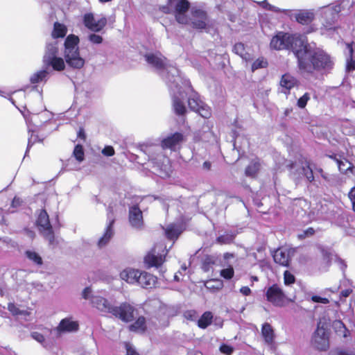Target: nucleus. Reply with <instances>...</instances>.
<instances>
[{
    "mask_svg": "<svg viewBox=\"0 0 355 355\" xmlns=\"http://www.w3.org/2000/svg\"><path fill=\"white\" fill-rule=\"evenodd\" d=\"M259 162L258 159L252 161L245 169V174L248 176H254L259 169Z\"/></svg>",
    "mask_w": 355,
    "mask_h": 355,
    "instance_id": "c9c22d12",
    "label": "nucleus"
},
{
    "mask_svg": "<svg viewBox=\"0 0 355 355\" xmlns=\"http://www.w3.org/2000/svg\"><path fill=\"white\" fill-rule=\"evenodd\" d=\"M146 328V321L144 317H139L130 326V331L137 333H143Z\"/></svg>",
    "mask_w": 355,
    "mask_h": 355,
    "instance_id": "473e14b6",
    "label": "nucleus"
},
{
    "mask_svg": "<svg viewBox=\"0 0 355 355\" xmlns=\"http://www.w3.org/2000/svg\"><path fill=\"white\" fill-rule=\"evenodd\" d=\"M268 63L263 58H258L252 64V71H254L260 68L266 67Z\"/></svg>",
    "mask_w": 355,
    "mask_h": 355,
    "instance_id": "37998d69",
    "label": "nucleus"
},
{
    "mask_svg": "<svg viewBox=\"0 0 355 355\" xmlns=\"http://www.w3.org/2000/svg\"><path fill=\"white\" fill-rule=\"evenodd\" d=\"M79 324L78 321L73 320L71 317L62 319L55 331L58 335L64 333H72L78 330Z\"/></svg>",
    "mask_w": 355,
    "mask_h": 355,
    "instance_id": "f3484780",
    "label": "nucleus"
},
{
    "mask_svg": "<svg viewBox=\"0 0 355 355\" xmlns=\"http://www.w3.org/2000/svg\"><path fill=\"white\" fill-rule=\"evenodd\" d=\"M168 73H171L173 77L177 75L178 80L183 85L184 92L186 96H189L188 105L190 109L198 113L203 118H209L211 114L210 107L201 100L199 94L193 90L189 81L184 79L180 75L179 70L174 66L170 67Z\"/></svg>",
    "mask_w": 355,
    "mask_h": 355,
    "instance_id": "39448f33",
    "label": "nucleus"
},
{
    "mask_svg": "<svg viewBox=\"0 0 355 355\" xmlns=\"http://www.w3.org/2000/svg\"><path fill=\"white\" fill-rule=\"evenodd\" d=\"M233 51L246 62L252 60L251 54L245 51V46L243 43H236L233 47Z\"/></svg>",
    "mask_w": 355,
    "mask_h": 355,
    "instance_id": "c85d7f7f",
    "label": "nucleus"
},
{
    "mask_svg": "<svg viewBox=\"0 0 355 355\" xmlns=\"http://www.w3.org/2000/svg\"><path fill=\"white\" fill-rule=\"evenodd\" d=\"M261 335L265 343L268 345H272L274 343L275 334L272 326L268 323L263 324L261 328Z\"/></svg>",
    "mask_w": 355,
    "mask_h": 355,
    "instance_id": "a878e982",
    "label": "nucleus"
},
{
    "mask_svg": "<svg viewBox=\"0 0 355 355\" xmlns=\"http://www.w3.org/2000/svg\"><path fill=\"white\" fill-rule=\"evenodd\" d=\"M233 240V236L232 235H223L220 236L217 239V241L221 244H227L232 242Z\"/></svg>",
    "mask_w": 355,
    "mask_h": 355,
    "instance_id": "603ef678",
    "label": "nucleus"
},
{
    "mask_svg": "<svg viewBox=\"0 0 355 355\" xmlns=\"http://www.w3.org/2000/svg\"><path fill=\"white\" fill-rule=\"evenodd\" d=\"M88 39L92 43L96 44H99L103 42L102 37L95 33L90 34L88 37Z\"/></svg>",
    "mask_w": 355,
    "mask_h": 355,
    "instance_id": "8fccbe9b",
    "label": "nucleus"
},
{
    "mask_svg": "<svg viewBox=\"0 0 355 355\" xmlns=\"http://www.w3.org/2000/svg\"><path fill=\"white\" fill-rule=\"evenodd\" d=\"M211 163L208 161H206L203 163L202 167L205 170H209L211 168Z\"/></svg>",
    "mask_w": 355,
    "mask_h": 355,
    "instance_id": "69168bd1",
    "label": "nucleus"
},
{
    "mask_svg": "<svg viewBox=\"0 0 355 355\" xmlns=\"http://www.w3.org/2000/svg\"><path fill=\"white\" fill-rule=\"evenodd\" d=\"M310 100V94L309 93H305L302 96H301L297 102V105L300 108H304L307 104V102Z\"/></svg>",
    "mask_w": 355,
    "mask_h": 355,
    "instance_id": "a18cd8bd",
    "label": "nucleus"
},
{
    "mask_svg": "<svg viewBox=\"0 0 355 355\" xmlns=\"http://www.w3.org/2000/svg\"><path fill=\"white\" fill-rule=\"evenodd\" d=\"M329 157L336 162L340 171H345L350 168V164L347 161H343L336 155H330Z\"/></svg>",
    "mask_w": 355,
    "mask_h": 355,
    "instance_id": "e433bc0d",
    "label": "nucleus"
},
{
    "mask_svg": "<svg viewBox=\"0 0 355 355\" xmlns=\"http://www.w3.org/2000/svg\"><path fill=\"white\" fill-rule=\"evenodd\" d=\"M78 137H80L81 139L85 138V133H84V131L83 129H80V130L78 132Z\"/></svg>",
    "mask_w": 355,
    "mask_h": 355,
    "instance_id": "338daca9",
    "label": "nucleus"
},
{
    "mask_svg": "<svg viewBox=\"0 0 355 355\" xmlns=\"http://www.w3.org/2000/svg\"><path fill=\"white\" fill-rule=\"evenodd\" d=\"M79 42L80 39L77 35L70 34L64 43L65 61L69 67L74 69H81L85 64V60L80 55Z\"/></svg>",
    "mask_w": 355,
    "mask_h": 355,
    "instance_id": "423d86ee",
    "label": "nucleus"
},
{
    "mask_svg": "<svg viewBox=\"0 0 355 355\" xmlns=\"http://www.w3.org/2000/svg\"><path fill=\"white\" fill-rule=\"evenodd\" d=\"M191 20L193 27L195 28L204 29L207 27V15L205 12L202 10H192V18Z\"/></svg>",
    "mask_w": 355,
    "mask_h": 355,
    "instance_id": "6ab92c4d",
    "label": "nucleus"
},
{
    "mask_svg": "<svg viewBox=\"0 0 355 355\" xmlns=\"http://www.w3.org/2000/svg\"><path fill=\"white\" fill-rule=\"evenodd\" d=\"M127 355H139L135 349L132 345L129 343L125 344Z\"/></svg>",
    "mask_w": 355,
    "mask_h": 355,
    "instance_id": "13d9d810",
    "label": "nucleus"
},
{
    "mask_svg": "<svg viewBox=\"0 0 355 355\" xmlns=\"http://www.w3.org/2000/svg\"><path fill=\"white\" fill-rule=\"evenodd\" d=\"M26 257L31 261L33 263L37 266H40L42 264V257L37 254L36 252L33 250H27L26 252Z\"/></svg>",
    "mask_w": 355,
    "mask_h": 355,
    "instance_id": "4c0bfd02",
    "label": "nucleus"
},
{
    "mask_svg": "<svg viewBox=\"0 0 355 355\" xmlns=\"http://www.w3.org/2000/svg\"><path fill=\"white\" fill-rule=\"evenodd\" d=\"M185 141V136L181 132H175L166 137L162 141V148L176 151Z\"/></svg>",
    "mask_w": 355,
    "mask_h": 355,
    "instance_id": "2eb2a0df",
    "label": "nucleus"
},
{
    "mask_svg": "<svg viewBox=\"0 0 355 355\" xmlns=\"http://www.w3.org/2000/svg\"><path fill=\"white\" fill-rule=\"evenodd\" d=\"M37 225L41 234L48 240L49 245L54 244V234L49 222V215L45 210H41L37 219Z\"/></svg>",
    "mask_w": 355,
    "mask_h": 355,
    "instance_id": "f8f14e48",
    "label": "nucleus"
},
{
    "mask_svg": "<svg viewBox=\"0 0 355 355\" xmlns=\"http://www.w3.org/2000/svg\"><path fill=\"white\" fill-rule=\"evenodd\" d=\"M348 196L352 202L355 201V187L350 190Z\"/></svg>",
    "mask_w": 355,
    "mask_h": 355,
    "instance_id": "e2e57ef3",
    "label": "nucleus"
},
{
    "mask_svg": "<svg viewBox=\"0 0 355 355\" xmlns=\"http://www.w3.org/2000/svg\"><path fill=\"white\" fill-rule=\"evenodd\" d=\"M8 309L14 315H29V313L26 311H20L19 308L13 303H9L8 305Z\"/></svg>",
    "mask_w": 355,
    "mask_h": 355,
    "instance_id": "a19ab883",
    "label": "nucleus"
},
{
    "mask_svg": "<svg viewBox=\"0 0 355 355\" xmlns=\"http://www.w3.org/2000/svg\"><path fill=\"white\" fill-rule=\"evenodd\" d=\"M267 300L276 306H284L288 299L283 291L276 284L269 287L266 291Z\"/></svg>",
    "mask_w": 355,
    "mask_h": 355,
    "instance_id": "ddd939ff",
    "label": "nucleus"
},
{
    "mask_svg": "<svg viewBox=\"0 0 355 355\" xmlns=\"http://www.w3.org/2000/svg\"><path fill=\"white\" fill-rule=\"evenodd\" d=\"M182 231L181 226L176 224H171L165 229V234L168 239L175 240L178 239Z\"/></svg>",
    "mask_w": 355,
    "mask_h": 355,
    "instance_id": "cd10ccee",
    "label": "nucleus"
},
{
    "mask_svg": "<svg viewBox=\"0 0 355 355\" xmlns=\"http://www.w3.org/2000/svg\"><path fill=\"white\" fill-rule=\"evenodd\" d=\"M184 317L187 320L195 321L198 318V313L195 310H187L184 313Z\"/></svg>",
    "mask_w": 355,
    "mask_h": 355,
    "instance_id": "de8ad7c7",
    "label": "nucleus"
},
{
    "mask_svg": "<svg viewBox=\"0 0 355 355\" xmlns=\"http://www.w3.org/2000/svg\"><path fill=\"white\" fill-rule=\"evenodd\" d=\"M167 252L166 246L163 243H156L145 257L144 262L148 267L157 268L164 263Z\"/></svg>",
    "mask_w": 355,
    "mask_h": 355,
    "instance_id": "9b49d317",
    "label": "nucleus"
},
{
    "mask_svg": "<svg viewBox=\"0 0 355 355\" xmlns=\"http://www.w3.org/2000/svg\"><path fill=\"white\" fill-rule=\"evenodd\" d=\"M85 300H90L92 305L103 313H111L124 322H129L134 317V308L128 303H123L119 306H112L104 297L97 295H92V290L89 287L85 288L82 293Z\"/></svg>",
    "mask_w": 355,
    "mask_h": 355,
    "instance_id": "7ed1b4c3",
    "label": "nucleus"
},
{
    "mask_svg": "<svg viewBox=\"0 0 355 355\" xmlns=\"http://www.w3.org/2000/svg\"><path fill=\"white\" fill-rule=\"evenodd\" d=\"M314 230L311 227L308 228L302 234L299 235L300 238H305L306 236H311L314 234Z\"/></svg>",
    "mask_w": 355,
    "mask_h": 355,
    "instance_id": "bf43d9fd",
    "label": "nucleus"
},
{
    "mask_svg": "<svg viewBox=\"0 0 355 355\" xmlns=\"http://www.w3.org/2000/svg\"><path fill=\"white\" fill-rule=\"evenodd\" d=\"M299 69L304 72L329 69L334 64L331 58L322 49L315 48L307 42L297 60Z\"/></svg>",
    "mask_w": 355,
    "mask_h": 355,
    "instance_id": "f03ea898",
    "label": "nucleus"
},
{
    "mask_svg": "<svg viewBox=\"0 0 355 355\" xmlns=\"http://www.w3.org/2000/svg\"><path fill=\"white\" fill-rule=\"evenodd\" d=\"M300 174L304 176L309 182H312L314 180L312 168L306 161L300 168Z\"/></svg>",
    "mask_w": 355,
    "mask_h": 355,
    "instance_id": "f704fd0d",
    "label": "nucleus"
},
{
    "mask_svg": "<svg viewBox=\"0 0 355 355\" xmlns=\"http://www.w3.org/2000/svg\"><path fill=\"white\" fill-rule=\"evenodd\" d=\"M347 49L348 53L349 54L350 58H347V60L346 69H347V71H350L352 70H355V62L352 58V53H353V49H352V45L348 44L347 45Z\"/></svg>",
    "mask_w": 355,
    "mask_h": 355,
    "instance_id": "ea45409f",
    "label": "nucleus"
},
{
    "mask_svg": "<svg viewBox=\"0 0 355 355\" xmlns=\"http://www.w3.org/2000/svg\"><path fill=\"white\" fill-rule=\"evenodd\" d=\"M102 153L107 157L112 156L114 155V150L112 146H107L102 150Z\"/></svg>",
    "mask_w": 355,
    "mask_h": 355,
    "instance_id": "6e6d98bb",
    "label": "nucleus"
},
{
    "mask_svg": "<svg viewBox=\"0 0 355 355\" xmlns=\"http://www.w3.org/2000/svg\"><path fill=\"white\" fill-rule=\"evenodd\" d=\"M341 8L340 5L332 4L320 7L317 12L321 17L320 20L323 28L326 30L334 29Z\"/></svg>",
    "mask_w": 355,
    "mask_h": 355,
    "instance_id": "1a4fd4ad",
    "label": "nucleus"
},
{
    "mask_svg": "<svg viewBox=\"0 0 355 355\" xmlns=\"http://www.w3.org/2000/svg\"><path fill=\"white\" fill-rule=\"evenodd\" d=\"M189 8V3L187 0H168V6L162 8L166 13H173L180 24H187L189 19L186 15Z\"/></svg>",
    "mask_w": 355,
    "mask_h": 355,
    "instance_id": "9d476101",
    "label": "nucleus"
},
{
    "mask_svg": "<svg viewBox=\"0 0 355 355\" xmlns=\"http://www.w3.org/2000/svg\"><path fill=\"white\" fill-rule=\"evenodd\" d=\"M297 84V79L291 74L286 73L283 75L280 80L282 92H284V94H288L290 90L295 87Z\"/></svg>",
    "mask_w": 355,
    "mask_h": 355,
    "instance_id": "4be33fe9",
    "label": "nucleus"
},
{
    "mask_svg": "<svg viewBox=\"0 0 355 355\" xmlns=\"http://www.w3.org/2000/svg\"><path fill=\"white\" fill-rule=\"evenodd\" d=\"M37 141H41V140L38 139L37 135L31 134V135L28 138V146H27V149H26V151L25 156L26 155V154H27L28 151L29 150L30 148Z\"/></svg>",
    "mask_w": 355,
    "mask_h": 355,
    "instance_id": "09e8293b",
    "label": "nucleus"
},
{
    "mask_svg": "<svg viewBox=\"0 0 355 355\" xmlns=\"http://www.w3.org/2000/svg\"><path fill=\"white\" fill-rule=\"evenodd\" d=\"M59 46V42L55 40L46 42L43 62L45 66L52 67L54 70L60 71L64 69L65 63L62 58L58 56Z\"/></svg>",
    "mask_w": 355,
    "mask_h": 355,
    "instance_id": "6e6552de",
    "label": "nucleus"
},
{
    "mask_svg": "<svg viewBox=\"0 0 355 355\" xmlns=\"http://www.w3.org/2000/svg\"><path fill=\"white\" fill-rule=\"evenodd\" d=\"M338 261H339V263H340V268H341V269H342V270H344V269L347 267V266L344 263L343 261H342V260H339Z\"/></svg>",
    "mask_w": 355,
    "mask_h": 355,
    "instance_id": "774afa93",
    "label": "nucleus"
},
{
    "mask_svg": "<svg viewBox=\"0 0 355 355\" xmlns=\"http://www.w3.org/2000/svg\"><path fill=\"white\" fill-rule=\"evenodd\" d=\"M306 42V37L300 34L279 31L272 37L270 45L275 50L291 49L298 60Z\"/></svg>",
    "mask_w": 355,
    "mask_h": 355,
    "instance_id": "20e7f679",
    "label": "nucleus"
},
{
    "mask_svg": "<svg viewBox=\"0 0 355 355\" xmlns=\"http://www.w3.org/2000/svg\"><path fill=\"white\" fill-rule=\"evenodd\" d=\"M284 283L286 285H290L295 282V277L288 271L284 272Z\"/></svg>",
    "mask_w": 355,
    "mask_h": 355,
    "instance_id": "3c124183",
    "label": "nucleus"
},
{
    "mask_svg": "<svg viewBox=\"0 0 355 355\" xmlns=\"http://www.w3.org/2000/svg\"><path fill=\"white\" fill-rule=\"evenodd\" d=\"M156 278L146 272H141L138 277L137 284L143 288H151L155 284Z\"/></svg>",
    "mask_w": 355,
    "mask_h": 355,
    "instance_id": "5701e85b",
    "label": "nucleus"
},
{
    "mask_svg": "<svg viewBox=\"0 0 355 355\" xmlns=\"http://www.w3.org/2000/svg\"><path fill=\"white\" fill-rule=\"evenodd\" d=\"M129 221L132 227L140 229L143 226L142 211L137 206H132L129 209Z\"/></svg>",
    "mask_w": 355,
    "mask_h": 355,
    "instance_id": "aec40b11",
    "label": "nucleus"
},
{
    "mask_svg": "<svg viewBox=\"0 0 355 355\" xmlns=\"http://www.w3.org/2000/svg\"><path fill=\"white\" fill-rule=\"evenodd\" d=\"M83 23L85 27L94 32L101 31L107 24V19L103 16L95 17L92 12L83 16Z\"/></svg>",
    "mask_w": 355,
    "mask_h": 355,
    "instance_id": "4468645a",
    "label": "nucleus"
},
{
    "mask_svg": "<svg viewBox=\"0 0 355 355\" xmlns=\"http://www.w3.org/2000/svg\"><path fill=\"white\" fill-rule=\"evenodd\" d=\"M139 273L138 270L126 268L120 273V277L129 284H137Z\"/></svg>",
    "mask_w": 355,
    "mask_h": 355,
    "instance_id": "b1692460",
    "label": "nucleus"
},
{
    "mask_svg": "<svg viewBox=\"0 0 355 355\" xmlns=\"http://www.w3.org/2000/svg\"><path fill=\"white\" fill-rule=\"evenodd\" d=\"M159 314H162L163 316L158 321L159 326L166 327L168 324V318L172 315L171 309L170 307H167L166 306H163L160 307L159 311Z\"/></svg>",
    "mask_w": 355,
    "mask_h": 355,
    "instance_id": "2f4dec72",
    "label": "nucleus"
},
{
    "mask_svg": "<svg viewBox=\"0 0 355 355\" xmlns=\"http://www.w3.org/2000/svg\"><path fill=\"white\" fill-rule=\"evenodd\" d=\"M147 151L154 173L163 178L169 177L172 173L170 159L162 153L161 148H149Z\"/></svg>",
    "mask_w": 355,
    "mask_h": 355,
    "instance_id": "0eeeda50",
    "label": "nucleus"
},
{
    "mask_svg": "<svg viewBox=\"0 0 355 355\" xmlns=\"http://www.w3.org/2000/svg\"><path fill=\"white\" fill-rule=\"evenodd\" d=\"M294 250L288 248H280L275 251L273 254L274 261L284 266H287L293 254Z\"/></svg>",
    "mask_w": 355,
    "mask_h": 355,
    "instance_id": "a211bd4d",
    "label": "nucleus"
},
{
    "mask_svg": "<svg viewBox=\"0 0 355 355\" xmlns=\"http://www.w3.org/2000/svg\"><path fill=\"white\" fill-rule=\"evenodd\" d=\"M31 336L33 338V339H34L39 343L42 344L44 347H46L47 346L46 340L42 334L37 331H34L31 333Z\"/></svg>",
    "mask_w": 355,
    "mask_h": 355,
    "instance_id": "c03bdc74",
    "label": "nucleus"
},
{
    "mask_svg": "<svg viewBox=\"0 0 355 355\" xmlns=\"http://www.w3.org/2000/svg\"><path fill=\"white\" fill-rule=\"evenodd\" d=\"M234 348L230 345L223 344L220 347V352L226 355H230L232 354Z\"/></svg>",
    "mask_w": 355,
    "mask_h": 355,
    "instance_id": "864d4df0",
    "label": "nucleus"
},
{
    "mask_svg": "<svg viewBox=\"0 0 355 355\" xmlns=\"http://www.w3.org/2000/svg\"><path fill=\"white\" fill-rule=\"evenodd\" d=\"M352 291V289H345L341 292V296L343 297H347L350 295Z\"/></svg>",
    "mask_w": 355,
    "mask_h": 355,
    "instance_id": "0e129e2a",
    "label": "nucleus"
},
{
    "mask_svg": "<svg viewBox=\"0 0 355 355\" xmlns=\"http://www.w3.org/2000/svg\"><path fill=\"white\" fill-rule=\"evenodd\" d=\"M213 313L211 311H205L198 320V326L201 329H206L212 322Z\"/></svg>",
    "mask_w": 355,
    "mask_h": 355,
    "instance_id": "7c9ffc66",
    "label": "nucleus"
},
{
    "mask_svg": "<svg viewBox=\"0 0 355 355\" xmlns=\"http://www.w3.org/2000/svg\"><path fill=\"white\" fill-rule=\"evenodd\" d=\"M311 300L313 302L322 303V304H327L329 302L327 298L317 296V295H313L311 297Z\"/></svg>",
    "mask_w": 355,
    "mask_h": 355,
    "instance_id": "4d7b16f0",
    "label": "nucleus"
},
{
    "mask_svg": "<svg viewBox=\"0 0 355 355\" xmlns=\"http://www.w3.org/2000/svg\"><path fill=\"white\" fill-rule=\"evenodd\" d=\"M240 293L245 296H248L251 294V290L248 286H243L240 288Z\"/></svg>",
    "mask_w": 355,
    "mask_h": 355,
    "instance_id": "052dcab7",
    "label": "nucleus"
},
{
    "mask_svg": "<svg viewBox=\"0 0 355 355\" xmlns=\"http://www.w3.org/2000/svg\"><path fill=\"white\" fill-rule=\"evenodd\" d=\"M49 72L46 69H42L36 71L30 77V82L32 84H37L43 81H46Z\"/></svg>",
    "mask_w": 355,
    "mask_h": 355,
    "instance_id": "c756f323",
    "label": "nucleus"
},
{
    "mask_svg": "<svg viewBox=\"0 0 355 355\" xmlns=\"http://www.w3.org/2000/svg\"><path fill=\"white\" fill-rule=\"evenodd\" d=\"M73 154L79 162H81L84 160L85 155L83 146L81 145L76 146Z\"/></svg>",
    "mask_w": 355,
    "mask_h": 355,
    "instance_id": "79ce46f5",
    "label": "nucleus"
},
{
    "mask_svg": "<svg viewBox=\"0 0 355 355\" xmlns=\"http://www.w3.org/2000/svg\"><path fill=\"white\" fill-rule=\"evenodd\" d=\"M67 33V26L59 22H55L53 26V29L51 33V38L50 40H55L58 38H63Z\"/></svg>",
    "mask_w": 355,
    "mask_h": 355,
    "instance_id": "bb28decb",
    "label": "nucleus"
},
{
    "mask_svg": "<svg viewBox=\"0 0 355 355\" xmlns=\"http://www.w3.org/2000/svg\"><path fill=\"white\" fill-rule=\"evenodd\" d=\"M259 4L263 8L268 10H271V11H274V12H283L286 15H289V13L291 12V10H282L281 9H279L274 6L270 5L266 1H263L261 2H259Z\"/></svg>",
    "mask_w": 355,
    "mask_h": 355,
    "instance_id": "58836bf2",
    "label": "nucleus"
},
{
    "mask_svg": "<svg viewBox=\"0 0 355 355\" xmlns=\"http://www.w3.org/2000/svg\"><path fill=\"white\" fill-rule=\"evenodd\" d=\"M313 345L320 351H325L329 347V339L325 329L318 324L312 338Z\"/></svg>",
    "mask_w": 355,
    "mask_h": 355,
    "instance_id": "dca6fc26",
    "label": "nucleus"
},
{
    "mask_svg": "<svg viewBox=\"0 0 355 355\" xmlns=\"http://www.w3.org/2000/svg\"><path fill=\"white\" fill-rule=\"evenodd\" d=\"M22 201L20 198L15 197L12 200L11 206L14 208L19 207L21 204Z\"/></svg>",
    "mask_w": 355,
    "mask_h": 355,
    "instance_id": "680f3d73",
    "label": "nucleus"
},
{
    "mask_svg": "<svg viewBox=\"0 0 355 355\" xmlns=\"http://www.w3.org/2000/svg\"><path fill=\"white\" fill-rule=\"evenodd\" d=\"M114 221V220L113 218H110L109 217V224L106 227L105 232L103 234V236H101L98 241V245L99 248H103L105 246L112 237L114 234V231L112 228Z\"/></svg>",
    "mask_w": 355,
    "mask_h": 355,
    "instance_id": "393cba45",
    "label": "nucleus"
},
{
    "mask_svg": "<svg viewBox=\"0 0 355 355\" xmlns=\"http://www.w3.org/2000/svg\"><path fill=\"white\" fill-rule=\"evenodd\" d=\"M330 355H355V352L345 349H336L332 351Z\"/></svg>",
    "mask_w": 355,
    "mask_h": 355,
    "instance_id": "5fc2aeb1",
    "label": "nucleus"
},
{
    "mask_svg": "<svg viewBox=\"0 0 355 355\" xmlns=\"http://www.w3.org/2000/svg\"><path fill=\"white\" fill-rule=\"evenodd\" d=\"M145 58L148 64L160 71L161 76L169 88L175 113L178 115H184L187 112L183 101L186 94L183 85L177 78V75L173 77L171 73H168L171 65L166 63L165 58L160 53H148Z\"/></svg>",
    "mask_w": 355,
    "mask_h": 355,
    "instance_id": "f257e3e1",
    "label": "nucleus"
},
{
    "mask_svg": "<svg viewBox=\"0 0 355 355\" xmlns=\"http://www.w3.org/2000/svg\"><path fill=\"white\" fill-rule=\"evenodd\" d=\"M295 20L302 24L306 25L313 21L315 18V12L312 10H302L294 14Z\"/></svg>",
    "mask_w": 355,
    "mask_h": 355,
    "instance_id": "412c9836",
    "label": "nucleus"
},
{
    "mask_svg": "<svg viewBox=\"0 0 355 355\" xmlns=\"http://www.w3.org/2000/svg\"><path fill=\"white\" fill-rule=\"evenodd\" d=\"M333 327L340 336H343L344 338L348 336L349 330L342 321L335 320L333 323Z\"/></svg>",
    "mask_w": 355,
    "mask_h": 355,
    "instance_id": "72a5a7b5",
    "label": "nucleus"
},
{
    "mask_svg": "<svg viewBox=\"0 0 355 355\" xmlns=\"http://www.w3.org/2000/svg\"><path fill=\"white\" fill-rule=\"evenodd\" d=\"M234 269L232 267L230 266L227 268L223 269L220 271V275L226 279H230L234 276Z\"/></svg>",
    "mask_w": 355,
    "mask_h": 355,
    "instance_id": "49530a36",
    "label": "nucleus"
}]
</instances>
